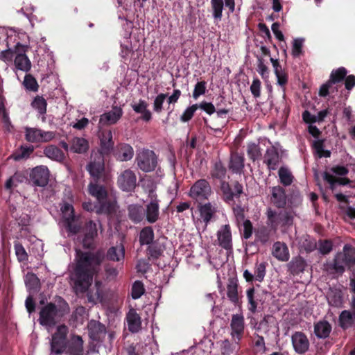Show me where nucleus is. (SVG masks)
Segmentation results:
<instances>
[{"instance_id": "obj_1", "label": "nucleus", "mask_w": 355, "mask_h": 355, "mask_svg": "<svg viewBox=\"0 0 355 355\" xmlns=\"http://www.w3.org/2000/svg\"><path fill=\"white\" fill-rule=\"evenodd\" d=\"M125 257V248L123 244L110 247L106 254L103 250L92 252L76 251V263L71 275L77 291L84 293L92 285L93 278L100 270V266L106 258L109 261H120Z\"/></svg>"}, {"instance_id": "obj_2", "label": "nucleus", "mask_w": 355, "mask_h": 355, "mask_svg": "<svg viewBox=\"0 0 355 355\" xmlns=\"http://www.w3.org/2000/svg\"><path fill=\"white\" fill-rule=\"evenodd\" d=\"M210 176L213 180L220 181V190L221 197L225 202L230 204L234 202V198H239L243 193V187L239 181L233 182L232 187L225 180L227 174V168L220 159L213 163L210 170Z\"/></svg>"}, {"instance_id": "obj_3", "label": "nucleus", "mask_w": 355, "mask_h": 355, "mask_svg": "<svg viewBox=\"0 0 355 355\" xmlns=\"http://www.w3.org/2000/svg\"><path fill=\"white\" fill-rule=\"evenodd\" d=\"M58 306L53 302H49L41 309L39 318L41 325L53 327L56 324L58 319L69 312V306L62 297H58Z\"/></svg>"}, {"instance_id": "obj_4", "label": "nucleus", "mask_w": 355, "mask_h": 355, "mask_svg": "<svg viewBox=\"0 0 355 355\" xmlns=\"http://www.w3.org/2000/svg\"><path fill=\"white\" fill-rule=\"evenodd\" d=\"M270 201L278 209H284L287 205L289 208L297 207L302 202V196L298 191L286 194L285 189L277 185L270 188Z\"/></svg>"}, {"instance_id": "obj_5", "label": "nucleus", "mask_w": 355, "mask_h": 355, "mask_svg": "<svg viewBox=\"0 0 355 355\" xmlns=\"http://www.w3.org/2000/svg\"><path fill=\"white\" fill-rule=\"evenodd\" d=\"M295 212L293 208H284L279 211L269 209L267 211V217L270 227L276 230L281 227L284 230H286L293 226Z\"/></svg>"}, {"instance_id": "obj_6", "label": "nucleus", "mask_w": 355, "mask_h": 355, "mask_svg": "<svg viewBox=\"0 0 355 355\" xmlns=\"http://www.w3.org/2000/svg\"><path fill=\"white\" fill-rule=\"evenodd\" d=\"M135 163L143 172H152L158 165V156L153 150L142 148L137 151Z\"/></svg>"}, {"instance_id": "obj_7", "label": "nucleus", "mask_w": 355, "mask_h": 355, "mask_svg": "<svg viewBox=\"0 0 355 355\" xmlns=\"http://www.w3.org/2000/svg\"><path fill=\"white\" fill-rule=\"evenodd\" d=\"M347 74V70L340 67L334 69L330 74L329 79L322 84L320 88L318 94L321 97H326L330 92L334 93L338 91L337 87H333L334 85L342 83Z\"/></svg>"}, {"instance_id": "obj_8", "label": "nucleus", "mask_w": 355, "mask_h": 355, "mask_svg": "<svg viewBox=\"0 0 355 355\" xmlns=\"http://www.w3.org/2000/svg\"><path fill=\"white\" fill-rule=\"evenodd\" d=\"M69 328L65 324L57 327L55 332L52 335L51 349L53 353L62 354L67 347V335Z\"/></svg>"}, {"instance_id": "obj_9", "label": "nucleus", "mask_w": 355, "mask_h": 355, "mask_svg": "<svg viewBox=\"0 0 355 355\" xmlns=\"http://www.w3.org/2000/svg\"><path fill=\"white\" fill-rule=\"evenodd\" d=\"M103 157L104 155L99 154L94 157L86 166L94 182H105L107 180Z\"/></svg>"}, {"instance_id": "obj_10", "label": "nucleus", "mask_w": 355, "mask_h": 355, "mask_svg": "<svg viewBox=\"0 0 355 355\" xmlns=\"http://www.w3.org/2000/svg\"><path fill=\"white\" fill-rule=\"evenodd\" d=\"M211 193L209 182L205 179L197 180L191 187L189 196L196 200H207Z\"/></svg>"}, {"instance_id": "obj_11", "label": "nucleus", "mask_w": 355, "mask_h": 355, "mask_svg": "<svg viewBox=\"0 0 355 355\" xmlns=\"http://www.w3.org/2000/svg\"><path fill=\"white\" fill-rule=\"evenodd\" d=\"M117 185L123 191H134L137 187V176L135 173L130 168L122 171L117 178Z\"/></svg>"}, {"instance_id": "obj_12", "label": "nucleus", "mask_w": 355, "mask_h": 355, "mask_svg": "<svg viewBox=\"0 0 355 355\" xmlns=\"http://www.w3.org/2000/svg\"><path fill=\"white\" fill-rule=\"evenodd\" d=\"M55 134L51 131H44L35 128H26L25 139L31 143L48 142L52 140Z\"/></svg>"}, {"instance_id": "obj_13", "label": "nucleus", "mask_w": 355, "mask_h": 355, "mask_svg": "<svg viewBox=\"0 0 355 355\" xmlns=\"http://www.w3.org/2000/svg\"><path fill=\"white\" fill-rule=\"evenodd\" d=\"M49 175L50 172L47 166H37L30 173V182L33 186L44 187L49 182Z\"/></svg>"}, {"instance_id": "obj_14", "label": "nucleus", "mask_w": 355, "mask_h": 355, "mask_svg": "<svg viewBox=\"0 0 355 355\" xmlns=\"http://www.w3.org/2000/svg\"><path fill=\"white\" fill-rule=\"evenodd\" d=\"M84 237L83 246L85 249H93L95 246V239L98 236L97 224L90 220L83 227Z\"/></svg>"}, {"instance_id": "obj_15", "label": "nucleus", "mask_w": 355, "mask_h": 355, "mask_svg": "<svg viewBox=\"0 0 355 355\" xmlns=\"http://www.w3.org/2000/svg\"><path fill=\"white\" fill-rule=\"evenodd\" d=\"M98 138L100 140V154L109 155L112 152L114 145L112 131L107 129L100 130Z\"/></svg>"}, {"instance_id": "obj_16", "label": "nucleus", "mask_w": 355, "mask_h": 355, "mask_svg": "<svg viewBox=\"0 0 355 355\" xmlns=\"http://www.w3.org/2000/svg\"><path fill=\"white\" fill-rule=\"evenodd\" d=\"M230 327L232 338L237 339L236 343H239L244 334V317L240 314H234L232 317Z\"/></svg>"}, {"instance_id": "obj_17", "label": "nucleus", "mask_w": 355, "mask_h": 355, "mask_svg": "<svg viewBox=\"0 0 355 355\" xmlns=\"http://www.w3.org/2000/svg\"><path fill=\"white\" fill-rule=\"evenodd\" d=\"M325 271L331 275H342L345 270V264L341 258V252H338L333 260L327 261L324 264Z\"/></svg>"}, {"instance_id": "obj_18", "label": "nucleus", "mask_w": 355, "mask_h": 355, "mask_svg": "<svg viewBox=\"0 0 355 355\" xmlns=\"http://www.w3.org/2000/svg\"><path fill=\"white\" fill-rule=\"evenodd\" d=\"M219 245L229 251L232 250V236L230 225H223L217 232Z\"/></svg>"}, {"instance_id": "obj_19", "label": "nucleus", "mask_w": 355, "mask_h": 355, "mask_svg": "<svg viewBox=\"0 0 355 355\" xmlns=\"http://www.w3.org/2000/svg\"><path fill=\"white\" fill-rule=\"evenodd\" d=\"M295 351L298 354H304L309 350V340L307 336L301 331L295 332L291 337Z\"/></svg>"}, {"instance_id": "obj_20", "label": "nucleus", "mask_w": 355, "mask_h": 355, "mask_svg": "<svg viewBox=\"0 0 355 355\" xmlns=\"http://www.w3.org/2000/svg\"><path fill=\"white\" fill-rule=\"evenodd\" d=\"M89 338L96 342L101 341L105 336L106 329L104 324L96 320H91L87 325Z\"/></svg>"}, {"instance_id": "obj_21", "label": "nucleus", "mask_w": 355, "mask_h": 355, "mask_svg": "<svg viewBox=\"0 0 355 355\" xmlns=\"http://www.w3.org/2000/svg\"><path fill=\"white\" fill-rule=\"evenodd\" d=\"M123 110L120 107L114 106L112 110L103 114L99 120L101 125L115 124L122 116Z\"/></svg>"}, {"instance_id": "obj_22", "label": "nucleus", "mask_w": 355, "mask_h": 355, "mask_svg": "<svg viewBox=\"0 0 355 355\" xmlns=\"http://www.w3.org/2000/svg\"><path fill=\"white\" fill-rule=\"evenodd\" d=\"M229 168L235 174H241L244 171L245 167V157L243 155L239 153L238 152H232L231 153Z\"/></svg>"}, {"instance_id": "obj_23", "label": "nucleus", "mask_w": 355, "mask_h": 355, "mask_svg": "<svg viewBox=\"0 0 355 355\" xmlns=\"http://www.w3.org/2000/svg\"><path fill=\"white\" fill-rule=\"evenodd\" d=\"M146 219L149 223H155L159 218V200L157 198L152 200L146 206L145 209Z\"/></svg>"}, {"instance_id": "obj_24", "label": "nucleus", "mask_w": 355, "mask_h": 355, "mask_svg": "<svg viewBox=\"0 0 355 355\" xmlns=\"http://www.w3.org/2000/svg\"><path fill=\"white\" fill-rule=\"evenodd\" d=\"M281 157L275 147L268 148L266 151L263 162L267 165L270 171L277 169L280 162Z\"/></svg>"}, {"instance_id": "obj_25", "label": "nucleus", "mask_w": 355, "mask_h": 355, "mask_svg": "<svg viewBox=\"0 0 355 355\" xmlns=\"http://www.w3.org/2000/svg\"><path fill=\"white\" fill-rule=\"evenodd\" d=\"M28 47H22L17 53L14 60L15 67L23 71H28L31 67V63L28 58L26 55Z\"/></svg>"}, {"instance_id": "obj_26", "label": "nucleus", "mask_w": 355, "mask_h": 355, "mask_svg": "<svg viewBox=\"0 0 355 355\" xmlns=\"http://www.w3.org/2000/svg\"><path fill=\"white\" fill-rule=\"evenodd\" d=\"M239 284L236 278L230 277L227 285V295L230 302L234 305L240 304V298L238 293Z\"/></svg>"}, {"instance_id": "obj_27", "label": "nucleus", "mask_w": 355, "mask_h": 355, "mask_svg": "<svg viewBox=\"0 0 355 355\" xmlns=\"http://www.w3.org/2000/svg\"><path fill=\"white\" fill-rule=\"evenodd\" d=\"M125 319L130 331L132 333H136L140 330L141 327V317L135 309L131 308L129 310L126 314Z\"/></svg>"}, {"instance_id": "obj_28", "label": "nucleus", "mask_w": 355, "mask_h": 355, "mask_svg": "<svg viewBox=\"0 0 355 355\" xmlns=\"http://www.w3.org/2000/svg\"><path fill=\"white\" fill-rule=\"evenodd\" d=\"M134 155L133 148L128 144H119L114 152V157L121 162L129 161Z\"/></svg>"}, {"instance_id": "obj_29", "label": "nucleus", "mask_w": 355, "mask_h": 355, "mask_svg": "<svg viewBox=\"0 0 355 355\" xmlns=\"http://www.w3.org/2000/svg\"><path fill=\"white\" fill-rule=\"evenodd\" d=\"M128 215L132 222L137 224L144 218L145 209L141 205L132 204L128 207Z\"/></svg>"}, {"instance_id": "obj_30", "label": "nucleus", "mask_w": 355, "mask_h": 355, "mask_svg": "<svg viewBox=\"0 0 355 355\" xmlns=\"http://www.w3.org/2000/svg\"><path fill=\"white\" fill-rule=\"evenodd\" d=\"M101 182H91L88 186L89 193L95 197L98 201H103L107 198V191L103 185H101Z\"/></svg>"}, {"instance_id": "obj_31", "label": "nucleus", "mask_w": 355, "mask_h": 355, "mask_svg": "<svg viewBox=\"0 0 355 355\" xmlns=\"http://www.w3.org/2000/svg\"><path fill=\"white\" fill-rule=\"evenodd\" d=\"M70 150L78 154H83L87 152L89 148L88 141L83 137H75L69 141Z\"/></svg>"}, {"instance_id": "obj_32", "label": "nucleus", "mask_w": 355, "mask_h": 355, "mask_svg": "<svg viewBox=\"0 0 355 355\" xmlns=\"http://www.w3.org/2000/svg\"><path fill=\"white\" fill-rule=\"evenodd\" d=\"M272 255L281 261H287L289 259L290 254L286 243L277 241L272 246Z\"/></svg>"}, {"instance_id": "obj_33", "label": "nucleus", "mask_w": 355, "mask_h": 355, "mask_svg": "<svg viewBox=\"0 0 355 355\" xmlns=\"http://www.w3.org/2000/svg\"><path fill=\"white\" fill-rule=\"evenodd\" d=\"M67 352L70 355H82L83 352V340L80 336H73L67 343Z\"/></svg>"}, {"instance_id": "obj_34", "label": "nucleus", "mask_w": 355, "mask_h": 355, "mask_svg": "<svg viewBox=\"0 0 355 355\" xmlns=\"http://www.w3.org/2000/svg\"><path fill=\"white\" fill-rule=\"evenodd\" d=\"M148 103L142 99H139L138 103L131 105L132 108L136 113L141 114L140 119L146 122L150 121L152 119V114L148 110Z\"/></svg>"}, {"instance_id": "obj_35", "label": "nucleus", "mask_w": 355, "mask_h": 355, "mask_svg": "<svg viewBox=\"0 0 355 355\" xmlns=\"http://www.w3.org/2000/svg\"><path fill=\"white\" fill-rule=\"evenodd\" d=\"M306 266V261L300 256L293 257L288 264V271L293 275L303 272Z\"/></svg>"}, {"instance_id": "obj_36", "label": "nucleus", "mask_w": 355, "mask_h": 355, "mask_svg": "<svg viewBox=\"0 0 355 355\" xmlns=\"http://www.w3.org/2000/svg\"><path fill=\"white\" fill-rule=\"evenodd\" d=\"M198 209L200 213V216L202 221L207 225L211 220L216 210L210 202L205 203L204 205L199 204L198 205Z\"/></svg>"}, {"instance_id": "obj_37", "label": "nucleus", "mask_w": 355, "mask_h": 355, "mask_svg": "<svg viewBox=\"0 0 355 355\" xmlns=\"http://www.w3.org/2000/svg\"><path fill=\"white\" fill-rule=\"evenodd\" d=\"M44 154L48 158L56 162H62L64 159V153L55 145L46 146L44 149Z\"/></svg>"}, {"instance_id": "obj_38", "label": "nucleus", "mask_w": 355, "mask_h": 355, "mask_svg": "<svg viewBox=\"0 0 355 355\" xmlns=\"http://www.w3.org/2000/svg\"><path fill=\"white\" fill-rule=\"evenodd\" d=\"M331 326L326 321H320L314 326V333L318 338H326L329 336Z\"/></svg>"}, {"instance_id": "obj_39", "label": "nucleus", "mask_w": 355, "mask_h": 355, "mask_svg": "<svg viewBox=\"0 0 355 355\" xmlns=\"http://www.w3.org/2000/svg\"><path fill=\"white\" fill-rule=\"evenodd\" d=\"M155 234L151 226H146L139 233V241L141 245H150L154 240Z\"/></svg>"}, {"instance_id": "obj_40", "label": "nucleus", "mask_w": 355, "mask_h": 355, "mask_svg": "<svg viewBox=\"0 0 355 355\" xmlns=\"http://www.w3.org/2000/svg\"><path fill=\"white\" fill-rule=\"evenodd\" d=\"M341 258L345 266H350L355 264V248L350 245H345L343 252H341Z\"/></svg>"}, {"instance_id": "obj_41", "label": "nucleus", "mask_w": 355, "mask_h": 355, "mask_svg": "<svg viewBox=\"0 0 355 355\" xmlns=\"http://www.w3.org/2000/svg\"><path fill=\"white\" fill-rule=\"evenodd\" d=\"M115 208L114 204L111 201L107 200V198L103 201H98L96 203V213L98 214H104L110 215L113 214Z\"/></svg>"}, {"instance_id": "obj_42", "label": "nucleus", "mask_w": 355, "mask_h": 355, "mask_svg": "<svg viewBox=\"0 0 355 355\" xmlns=\"http://www.w3.org/2000/svg\"><path fill=\"white\" fill-rule=\"evenodd\" d=\"M164 246L157 242H153L148 245L147 248V254L148 259H158L163 254Z\"/></svg>"}, {"instance_id": "obj_43", "label": "nucleus", "mask_w": 355, "mask_h": 355, "mask_svg": "<svg viewBox=\"0 0 355 355\" xmlns=\"http://www.w3.org/2000/svg\"><path fill=\"white\" fill-rule=\"evenodd\" d=\"M354 317L352 312L347 310L343 311L339 315V325L343 329H348L354 324Z\"/></svg>"}, {"instance_id": "obj_44", "label": "nucleus", "mask_w": 355, "mask_h": 355, "mask_svg": "<svg viewBox=\"0 0 355 355\" xmlns=\"http://www.w3.org/2000/svg\"><path fill=\"white\" fill-rule=\"evenodd\" d=\"M343 293L341 290L334 289L331 290L328 293L327 300L331 306L338 307L343 303Z\"/></svg>"}, {"instance_id": "obj_45", "label": "nucleus", "mask_w": 355, "mask_h": 355, "mask_svg": "<svg viewBox=\"0 0 355 355\" xmlns=\"http://www.w3.org/2000/svg\"><path fill=\"white\" fill-rule=\"evenodd\" d=\"M215 107L216 111V115L218 117H224L227 115L230 110L225 107L226 99L223 96H219L216 98L215 100Z\"/></svg>"}, {"instance_id": "obj_46", "label": "nucleus", "mask_w": 355, "mask_h": 355, "mask_svg": "<svg viewBox=\"0 0 355 355\" xmlns=\"http://www.w3.org/2000/svg\"><path fill=\"white\" fill-rule=\"evenodd\" d=\"M278 175L280 183L284 186H290L293 183L294 177L288 168L284 166L280 167Z\"/></svg>"}, {"instance_id": "obj_47", "label": "nucleus", "mask_w": 355, "mask_h": 355, "mask_svg": "<svg viewBox=\"0 0 355 355\" xmlns=\"http://www.w3.org/2000/svg\"><path fill=\"white\" fill-rule=\"evenodd\" d=\"M28 46H14V49L8 48L7 50L2 51L0 53V60L4 62H12L21 48Z\"/></svg>"}, {"instance_id": "obj_48", "label": "nucleus", "mask_w": 355, "mask_h": 355, "mask_svg": "<svg viewBox=\"0 0 355 355\" xmlns=\"http://www.w3.org/2000/svg\"><path fill=\"white\" fill-rule=\"evenodd\" d=\"M247 154L249 158L255 162L261 156V148L259 144L255 143H250L247 146Z\"/></svg>"}, {"instance_id": "obj_49", "label": "nucleus", "mask_w": 355, "mask_h": 355, "mask_svg": "<svg viewBox=\"0 0 355 355\" xmlns=\"http://www.w3.org/2000/svg\"><path fill=\"white\" fill-rule=\"evenodd\" d=\"M313 147L316 151L318 157H330L331 151L329 150H324V139H318L315 141L313 144Z\"/></svg>"}, {"instance_id": "obj_50", "label": "nucleus", "mask_w": 355, "mask_h": 355, "mask_svg": "<svg viewBox=\"0 0 355 355\" xmlns=\"http://www.w3.org/2000/svg\"><path fill=\"white\" fill-rule=\"evenodd\" d=\"M31 105L40 114H46L47 103L43 96H37L33 101Z\"/></svg>"}, {"instance_id": "obj_51", "label": "nucleus", "mask_w": 355, "mask_h": 355, "mask_svg": "<svg viewBox=\"0 0 355 355\" xmlns=\"http://www.w3.org/2000/svg\"><path fill=\"white\" fill-rule=\"evenodd\" d=\"M255 290L254 287L249 288L246 291V295L248 302V310L254 313L257 309V302L254 297Z\"/></svg>"}, {"instance_id": "obj_52", "label": "nucleus", "mask_w": 355, "mask_h": 355, "mask_svg": "<svg viewBox=\"0 0 355 355\" xmlns=\"http://www.w3.org/2000/svg\"><path fill=\"white\" fill-rule=\"evenodd\" d=\"M270 230L266 227L259 228L255 232L256 241L266 244L270 240Z\"/></svg>"}, {"instance_id": "obj_53", "label": "nucleus", "mask_w": 355, "mask_h": 355, "mask_svg": "<svg viewBox=\"0 0 355 355\" xmlns=\"http://www.w3.org/2000/svg\"><path fill=\"white\" fill-rule=\"evenodd\" d=\"M266 262H261L260 263H257L254 267V275L255 281L262 282L264 279L266 273Z\"/></svg>"}, {"instance_id": "obj_54", "label": "nucleus", "mask_w": 355, "mask_h": 355, "mask_svg": "<svg viewBox=\"0 0 355 355\" xmlns=\"http://www.w3.org/2000/svg\"><path fill=\"white\" fill-rule=\"evenodd\" d=\"M317 244V248L319 252L322 255L328 254L333 249L332 241L329 239H320Z\"/></svg>"}, {"instance_id": "obj_55", "label": "nucleus", "mask_w": 355, "mask_h": 355, "mask_svg": "<svg viewBox=\"0 0 355 355\" xmlns=\"http://www.w3.org/2000/svg\"><path fill=\"white\" fill-rule=\"evenodd\" d=\"M254 347L257 353L265 354L267 348L265 344L264 338L262 336L255 334L253 338Z\"/></svg>"}, {"instance_id": "obj_56", "label": "nucleus", "mask_w": 355, "mask_h": 355, "mask_svg": "<svg viewBox=\"0 0 355 355\" xmlns=\"http://www.w3.org/2000/svg\"><path fill=\"white\" fill-rule=\"evenodd\" d=\"M213 17L216 19H220L224 6L223 0H211Z\"/></svg>"}, {"instance_id": "obj_57", "label": "nucleus", "mask_w": 355, "mask_h": 355, "mask_svg": "<svg viewBox=\"0 0 355 355\" xmlns=\"http://www.w3.org/2000/svg\"><path fill=\"white\" fill-rule=\"evenodd\" d=\"M14 249L17 260L19 262H25L28 261V254L21 243L19 242H15Z\"/></svg>"}, {"instance_id": "obj_58", "label": "nucleus", "mask_w": 355, "mask_h": 355, "mask_svg": "<svg viewBox=\"0 0 355 355\" xmlns=\"http://www.w3.org/2000/svg\"><path fill=\"white\" fill-rule=\"evenodd\" d=\"M34 151V147L31 146H21L19 151H17L13 154V158L16 161H19L21 159L28 158L31 154Z\"/></svg>"}, {"instance_id": "obj_59", "label": "nucleus", "mask_w": 355, "mask_h": 355, "mask_svg": "<svg viewBox=\"0 0 355 355\" xmlns=\"http://www.w3.org/2000/svg\"><path fill=\"white\" fill-rule=\"evenodd\" d=\"M145 292L144 285L141 281H135L131 288V295L135 300L139 298Z\"/></svg>"}, {"instance_id": "obj_60", "label": "nucleus", "mask_w": 355, "mask_h": 355, "mask_svg": "<svg viewBox=\"0 0 355 355\" xmlns=\"http://www.w3.org/2000/svg\"><path fill=\"white\" fill-rule=\"evenodd\" d=\"M198 109V104L197 103L188 107L180 116V121L183 123L189 122L193 118Z\"/></svg>"}, {"instance_id": "obj_61", "label": "nucleus", "mask_w": 355, "mask_h": 355, "mask_svg": "<svg viewBox=\"0 0 355 355\" xmlns=\"http://www.w3.org/2000/svg\"><path fill=\"white\" fill-rule=\"evenodd\" d=\"M64 220L65 227L68 232L73 234H76L80 232V225L74 223L75 216L72 217L71 215V216L67 217V219Z\"/></svg>"}, {"instance_id": "obj_62", "label": "nucleus", "mask_w": 355, "mask_h": 355, "mask_svg": "<svg viewBox=\"0 0 355 355\" xmlns=\"http://www.w3.org/2000/svg\"><path fill=\"white\" fill-rule=\"evenodd\" d=\"M257 58V71L263 79L268 78L269 71L268 67L264 64V60L261 55H256Z\"/></svg>"}, {"instance_id": "obj_63", "label": "nucleus", "mask_w": 355, "mask_h": 355, "mask_svg": "<svg viewBox=\"0 0 355 355\" xmlns=\"http://www.w3.org/2000/svg\"><path fill=\"white\" fill-rule=\"evenodd\" d=\"M207 92V82L205 80L198 82L194 87L192 96L196 100L200 96L204 95Z\"/></svg>"}, {"instance_id": "obj_64", "label": "nucleus", "mask_w": 355, "mask_h": 355, "mask_svg": "<svg viewBox=\"0 0 355 355\" xmlns=\"http://www.w3.org/2000/svg\"><path fill=\"white\" fill-rule=\"evenodd\" d=\"M24 85L27 89L33 92L37 91L39 87L36 79L31 74L25 76Z\"/></svg>"}]
</instances>
